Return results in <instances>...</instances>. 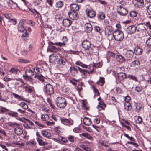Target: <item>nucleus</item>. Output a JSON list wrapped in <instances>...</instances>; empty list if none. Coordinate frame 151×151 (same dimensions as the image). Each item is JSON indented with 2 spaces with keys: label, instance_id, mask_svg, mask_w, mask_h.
Listing matches in <instances>:
<instances>
[{
  "label": "nucleus",
  "instance_id": "f257e3e1",
  "mask_svg": "<svg viewBox=\"0 0 151 151\" xmlns=\"http://www.w3.org/2000/svg\"><path fill=\"white\" fill-rule=\"evenodd\" d=\"M83 47L86 50L88 54H91L93 52V49L91 48V44L88 40H84L82 42Z\"/></svg>",
  "mask_w": 151,
  "mask_h": 151
},
{
  "label": "nucleus",
  "instance_id": "f03ea898",
  "mask_svg": "<svg viewBox=\"0 0 151 151\" xmlns=\"http://www.w3.org/2000/svg\"><path fill=\"white\" fill-rule=\"evenodd\" d=\"M8 125L10 127L14 128V131L17 135H20L23 133L22 129L19 127L20 126L19 124L9 122L8 123Z\"/></svg>",
  "mask_w": 151,
  "mask_h": 151
},
{
  "label": "nucleus",
  "instance_id": "7ed1b4c3",
  "mask_svg": "<svg viewBox=\"0 0 151 151\" xmlns=\"http://www.w3.org/2000/svg\"><path fill=\"white\" fill-rule=\"evenodd\" d=\"M55 103L58 107L60 108H64L66 105V102L65 99L61 97H57L55 100Z\"/></svg>",
  "mask_w": 151,
  "mask_h": 151
},
{
  "label": "nucleus",
  "instance_id": "20e7f679",
  "mask_svg": "<svg viewBox=\"0 0 151 151\" xmlns=\"http://www.w3.org/2000/svg\"><path fill=\"white\" fill-rule=\"evenodd\" d=\"M114 39L117 41H121L123 40L124 37V35L123 32L120 30L115 31L113 34Z\"/></svg>",
  "mask_w": 151,
  "mask_h": 151
},
{
  "label": "nucleus",
  "instance_id": "39448f33",
  "mask_svg": "<svg viewBox=\"0 0 151 151\" xmlns=\"http://www.w3.org/2000/svg\"><path fill=\"white\" fill-rule=\"evenodd\" d=\"M116 9L117 13L121 16H125L128 14V10L125 7L117 6Z\"/></svg>",
  "mask_w": 151,
  "mask_h": 151
},
{
  "label": "nucleus",
  "instance_id": "423d86ee",
  "mask_svg": "<svg viewBox=\"0 0 151 151\" xmlns=\"http://www.w3.org/2000/svg\"><path fill=\"white\" fill-rule=\"evenodd\" d=\"M45 92L48 95H51L54 93L53 86L50 84H47L46 85Z\"/></svg>",
  "mask_w": 151,
  "mask_h": 151
},
{
  "label": "nucleus",
  "instance_id": "0eeeda50",
  "mask_svg": "<svg viewBox=\"0 0 151 151\" xmlns=\"http://www.w3.org/2000/svg\"><path fill=\"white\" fill-rule=\"evenodd\" d=\"M146 23L145 24L140 23L138 24L136 26L137 30L139 32H145L147 29L145 27H146Z\"/></svg>",
  "mask_w": 151,
  "mask_h": 151
},
{
  "label": "nucleus",
  "instance_id": "6e6552de",
  "mask_svg": "<svg viewBox=\"0 0 151 151\" xmlns=\"http://www.w3.org/2000/svg\"><path fill=\"white\" fill-rule=\"evenodd\" d=\"M123 55L126 58V60H130L133 57L134 52L131 50H128L124 52Z\"/></svg>",
  "mask_w": 151,
  "mask_h": 151
},
{
  "label": "nucleus",
  "instance_id": "1a4fd4ad",
  "mask_svg": "<svg viewBox=\"0 0 151 151\" xmlns=\"http://www.w3.org/2000/svg\"><path fill=\"white\" fill-rule=\"evenodd\" d=\"M26 21V20L25 19H22L20 21L18 27V30L20 32H23L25 29V27H24V25Z\"/></svg>",
  "mask_w": 151,
  "mask_h": 151
},
{
  "label": "nucleus",
  "instance_id": "9d476101",
  "mask_svg": "<svg viewBox=\"0 0 151 151\" xmlns=\"http://www.w3.org/2000/svg\"><path fill=\"white\" fill-rule=\"evenodd\" d=\"M69 17L73 20H77L79 17V15L77 12L72 11L68 13Z\"/></svg>",
  "mask_w": 151,
  "mask_h": 151
},
{
  "label": "nucleus",
  "instance_id": "9b49d317",
  "mask_svg": "<svg viewBox=\"0 0 151 151\" xmlns=\"http://www.w3.org/2000/svg\"><path fill=\"white\" fill-rule=\"evenodd\" d=\"M60 120L62 123L65 125L70 126L73 123V121L70 119L63 118H61Z\"/></svg>",
  "mask_w": 151,
  "mask_h": 151
},
{
  "label": "nucleus",
  "instance_id": "f8f14e48",
  "mask_svg": "<svg viewBox=\"0 0 151 151\" xmlns=\"http://www.w3.org/2000/svg\"><path fill=\"white\" fill-rule=\"evenodd\" d=\"M136 30H137L136 27L134 25L129 26L126 29L127 32L130 35L134 34L136 32Z\"/></svg>",
  "mask_w": 151,
  "mask_h": 151
},
{
  "label": "nucleus",
  "instance_id": "ddd939ff",
  "mask_svg": "<svg viewBox=\"0 0 151 151\" xmlns=\"http://www.w3.org/2000/svg\"><path fill=\"white\" fill-rule=\"evenodd\" d=\"M7 4L12 9H16V8H19L17 4L14 2L13 0H8Z\"/></svg>",
  "mask_w": 151,
  "mask_h": 151
},
{
  "label": "nucleus",
  "instance_id": "4468645a",
  "mask_svg": "<svg viewBox=\"0 0 151 151\" xmlns=\"http://www.w3.org/2000/svg\"><path fill=\"white\" fill-rule=\"evenodd\" d=\"M134 4L135 6L139 8H142L145 6L144 0H135Z\"/></svg>",
  "mask_w": 151,
  "mask_h": 151
},
{
  "label": "nucleus",
  "instance_id": "2eb2a0df",
  "mask_svg": "<svg viewBox=\"0 0 151 151\" xmlns=\"http://www.w3.org/2000/svg\"><path fill=\"white\" fill-rule=\"evenodd\" d=\"M86 12V14L89 18H93L96 15L95 12L91 9H87Z\"/></svg>",
  "mask_w": 151,
  "mask_h": 151
},
{
  "label": "nucleus",
  "instance_id": "dca6fc26",
  "mask_svg": "<svg viewBox=\"0 0 151 151\" xmlns=\"http://www.w3.org/2000/svg\"><path fill=\"white\" fill-rule=\"evenodd\" d=\"M25 84L22 79H20L18 82H16L15 83V86L17 88L18 90H19L21 88H23V89L24 87Z\"/></svg>",
  "mask_w": 151,
  "mask_h": 151
},
{
  "label": "nucleus",
  "instance_id": "f3484780",
  "mask_svg": "<svg viewBox=\"0 0 151 151\" xmlns=\"http://www.w3.org/2000/svg\"><path fill=\"white\" fill-rule=\"evenodd\" d=\"M23 89L26 92L30 93L33 92L34 88L25 83V84L24 87Z\"/></svg>",
  "mask_w": 151,
  "mask_h": 151
},
{
  "label": "nucleus",
  "instance_id": "a211bd4d",
  "mask_svg": "<svg viewBox=\"0 0 151 151\" xmlns=\"http://www.w3.org/2000/svg\"><path fill=\"white\" fill-rule=\"evenodd\" d=\"M72 22V21L70 19L68 18L65 19L62 21L63 25L64 27H68L71 26Z\"/></svg>",
  "mask_w": 151,
  "mask_h": 151
},
{
  "label": "nucleus",
  "instance_id": "6ab92c4d",
  "mask_svg": "<svg viewBox=\"0 0 151 151\" xmlns=\"http://www.w3.org/2000/svg\"><path fill=\"white\" fill-rule=\"evenodd\" d=\"M82 108L83 110H89L90 106L88 104L86 100H83L82 102Z\"/></svg>",
  "mask_w": 151,
  "mask_h": 151
},
{
  "label": "nucleus",
  "instance_id": "aec40b11",
  "mask_svg": "<svg viewBox=\"0 0 151 151\" xmlns=\"http://www.w3.org/2000/svg\"><path fill=\"white\" fill-rule=\"evenodd\" d=\"M113 27L111 26H107L105 29V33L106 35L109 36L111 34L113 30Z\"/></svg>",
  "mask_w": 151,
  "mask_h": 151
},
{
  "label": "nucleus",
  "instance_id": "412c9836",
  "mask_svg": "<svg viewBox=\"0 0 151 151\" xmlns=\"http://www.w3.org/2000/svg\"><path fill=\"white\" fill-rule=\"evenodd\" d=\"M70 8L72 11L76 12L78 11L79 9V6L76 4H73L70 6Z\"/></svg>",
  "mask_w": 151,
  "mask_h": 151
},
{
  "label": "nucleus",
  "instance_id": "4be33fe9",
  "mask_svg": "<svg viewBox=\"0 0 151 151\" xmlns=\"http://www.w3.org/2000/svg\"><path fill=\"white\" fill-rule=\"evenodd\" d=\"M85 29L87 32H90L92 30L91 25L89 23L85 24Z\"/></svg>",
  "mask_w": 151,
  "mask_h": 151
},
{
  "label": "nucleus",
  "instance_id": "5701e85b",
  "mask_svg": "<svg viewBox=\"0 0 151 151\" xmlns=\"http://www.w3.org/2000/svg\"><path fill=\"white\" fill-rule=\"evenodd\" d=\"M70 73L73 75H75L78 73L77 69L74 65H72L70 67Z\"/></svg>",
  "mask_w": 151,
  "mask_h": 151
},
{
  "label": "nucleus",
  "instance_id": "b1692460",
  "mask_svg": "<svg viewBox=\"0 0 151 151\" xmlns=\"http://www.w3.org/2000/svg\"><path fill=\"white\" fill-rule=\"evenodd\" d=\"M34 78L37 79L42 83L45 81V77L42 74H36L35 75Z\"/></svg>",
  "mask_w": 151,
  "mask_h": 151
},
{
  "label": "nucleus",
  "instance_id": "393cba45",
  "mask_svg": "<svg viewBox=\"0 0 151 151\" xmlns=\"http://www.w3.org/2000/svg\"><path fill=\"white\" fill-rule=\"evenodd\" d=\"M142 49L139 46H136L134 48V52L136 55H139L142 54Z\"/></svg>",
  "mask_w": 151,
  "mask_h": 151
},
{
  "label": "nucleus",
  "instance_id": "a878e982",
  "mask_svg": "<svg viewBox=\"0 0 151 151\" xmlns=\"http://www.w3.org/2000/svg\"><path fill=\"white\" fill-rule=\"evenodd\" d=\"M127 78V75L123 73H120L118 74V78L120 81H122Z\"/></svg>",
  "mask_w": 151,
  "mask_h": 151
},
{
  "label": "nucleus",
  "instance_id": "bb28decb",
  "mask_svg": "<svg viewBox=\"0 0 151 151\" xmlns=\"http://www.w3.org/2000/svg\"><path fill=\"white\" fill-rule=\"evenodd\" d=\"M116 58L118 61L121 63L124 62L125 60H126V59L121 55H117L116 56Z\"/></svg>",
  "mask_w": 151,
  "mask_h": 151
},
{
  "label": "nucleus",
  "instance_id": "cd10ccee",
  "mask_svg": "<svg viewBox=\"0 0 151 151\" xmlns=\"http://www.w3.org/2000/svg\"><path fill=\"white\" fill-rule=\"evenodd\" d=\"M12 94L15 98L18 99L19 101H23L27 102V100H25V99L23 98L22 96H20L14 93H13Z\"/></svg>",
  "mask_w": 151,
  "mask_h": 151
},
{
  "label": "nucleus",
  "instance_id": "c85d7f7f",
  "mask_svg": "<svg viewBox=\"0 0 151 151\" xmlns=\"http://www.w3.org/2000/svg\"><path fill=\"white\" fill-rule=\"evenodd\" d=\"M41 134L45 137L49 138L51 137V134L46 130H42L41 132Z\"/></svg>",
  "mask_w": 151,
  "mask_h": 151
},
{
  "label": "nucleus",
  "instance_id": "c756f323",
  "mask_svg": "<svg viewBox=\"0 0 151 151\" xmlns=\"http://www.w3.org/2000/svg\"><path fill=\"white\" fill-rule=\"evenodd\" d=\"M83 122L85 125L87 126L90 125L91 123V119L89 118L86 117L83 119Z\"/></svg>",
  "mask_w": 151,
  "mask_h": 151
},
{
  "label": "nucleus",
  "instance_id": "7c9ffc66",
  "mask_svg": "<svg viewBox=\"0 0 151 151\" xmlns=\"http://www.w3.org/2000/svg\"><path fill=\"white\" fill-rule=\"evenodd\" d=\"M106 107V105L102 101H100L99 102L98 107L99 110L104 109V108H105Z\"/></svg>",
  "mask_w": 151,
  "mask_h": 151
},
{
  "label": "nucleus",
  "instance_id": "2f4dec72",
  "mask_svg": "<svg viewBox=\"0 0 151 151\" xmlns=\"http://www.w3.org/2000/svg\"><path fill=\"white\" fill-rule=\"evenodd\" d=\"M97 16L98 19L101 20L104 19L105 17V14L102 11H100L98 12L97 14Z\"/></svg>",
  "mask_w": 151,
  "mask_h": 151
},
{
  "label": "nucleus",
  "instance_id": "473e14b6",
  "mask_svg": "<svg viewBox=\"0 0 151 151\" xmlns=\"http://www.w3.org/2000/svg\"><path fill=\"white\" fill-rule=\"evenodd\" d=\"M58 56L55 54L51 55L49 56V61L51 63L54 62L58 58Z\"/></svg>",
  "mask_w": 151,
  "mask_h": 151
},
{
  "label": "nucleus",
  "instance_id": "72a5a7b5",
  "mask_svg": "<svg viewBox=\"0 0 151 151\" xmlns=\"http://www.w3.org/2000/svg\"><path fill=\"white\" fill-rule=\"evenodd\" d=\"M124 109L127 111L131 110L132 106L129 102H125L124 105Z\"/></svg>",
  "mask_w": 151,
  "mask_h": 151
},
{
  "label": "nucleus",
  "instance_id": "f704fd0d",
  "mask_svg": "<svg viewBox=\"0 0 151 151\" xmlns=\"http://www.w3.org/2000/svg\"><path fill=\"white\" fill-rule=\"evenodd\" d=\"M80 136L81 137L82 136L84 137L87 139L90 140H92L93 139V138L92 136H91L90 134L88 133H82L80 134Z\"/></svg>",
  "mask_w": 151,
  "mask_h": 151
},
{
  "label": "nucleus",
  "instance_id": "c9c22d12",
  "mask_svg": "<svg viewBox=\"0 0 151 151\" xmlns=\"http://www.w3.org/2000/svg\"><path fill=\"white\" fill-rule=\"evenodd\" d=\"M105 82L104 78L103 77H100L99 79L96 83V84L101 86H102Z\"/></svg>",
  "mask_w": 151,
  "mask_h": 151
},
{
  "label": "nucleus",
  "instance_id": "e433bc0d",
  "mask_svg": "<svg viewBox=\"0 0 151 151\" xmlns=\"http://www.w3.org/2000/svg\"><path fill=\"white\" fill-rule=\"evenodd\" d=\"M25 75L32 76L34 75L33 71L31 69H27L25 71Z\"/></svg>",
  "mask_w": 151,
  "mask_h": 151
},
{
  "label": "nucleus",
  "instance_id": "4c0bfd02",
  "mask_svg": "<svg viewBox=\"0 0 151 151\" xmlns=\"http://www.w3.org/2000/svg\"><path fill=\"white\" fill-rule=\"evenodd\" d=\"M32 76L28 75H23V78L26 81H29L31 83L32 81H33V79L32 78Z\"/></svg>",
  "mask_w": 151,
  "mask_h": 151
},
{
  "label": "nucleus",
  "instance_id": "58836bf2",
  "mask_svg": "<svg viewBox=\"0 0 151 151\" xmlns=\"http://www.w3.org/2000/svg\"><path fill=\"white\" fill-rule=\"evenodd\" d=\"M52 139L55 141L56 142L60 143L61 144L65 145V144L62 142L61 141V137L58 136L56 138H52Z\"/></svg>",
  "mask_w": 151,
  "mask_h": 151
},
{
  "label": "nucleus",
  "instance_id": "ea45409f",
  "mask_svg": "<svg viewBox=\"0 0 151 151\" xmlns=\"http://www.w3.org/2000/svg\"><path fill=\"white\" fill-rule=\"evenodd\" d=\"M47 51H49L50 52H57V50L55 46H50L47 49Z\"/></svg>",
  "mask_w": 151,
  "mask_h": 151
},
{
  "label": "nucleus",
  "instance_id": "a19ab883",
  "mask_svg": "<svg viewBox=\"0 0 151 151\" xmlns=\"http://www.w3.org/2000/svg\"><path fill=\"white\" fill-rule=\"evenodd\" d=\"M63 6V3L61 1H59L56 3L55 6L56 8L59 9L61 8Z\"/></svg>",
  "mask_w": 151,
  "mask_h": 151
},
{
  "label": "nucleus",
  "instance_id": "79ce46f5",
  "mask_svg": "<svg viewBox=\"0 0 151 151\" xmlns=\"http://www.w3.org/2000/svg\"><path fill=\"white\" fill-rule=\"evenodd\" d=\"M19 105L24 109H27L28 107L27 105L25 103L23 102H21Z\"/></svg>",
  "mask_w": 151,
  "mask_h": 151
},
{
  "label": "nucleus",
  "instance_id": "37998d69",
  "mask_svg": "<svg viewBox=\"0 0 151 151\" xmlns=\"http://www.w3.org/2000/svg\"><path fill=\"white\" fill-rule=\"evenodd\" d=\"M41 119L43 121L46 122L49 120V117L47 114H44L42 115Z\"/></svg>",
  "mask_w": 151,
  "mask_h": 151
},
{
  "label": "nucleus",
  "instance_id": "c03bdc74",
  "mask_svg": "<svg viewBox=\"0 0 151 151\" xmlns=\"http://www.w3.org/2000/svg\"><path fill=\"white\" fill-rule=\"evenodd\" d=\"M146 27L149 28L147 32L148 35L151 36V24L150 22H146Z\"/></svg>",
  "mask_w": 151,
  "mask_h": 151
},
{
  "label": "nucleus",
  "instance_id": "a18cd8bd",
  "mask_svg": "<svg viewBox=\"0 0 151 151\" xmlns=\"http://www.w3.org/2000/svg\"><path fill=\"white\" fill-rule=\"evenodd\" d=\"M37 140L39 145H45L47 143L45 142H43L41 139H39V137H37Z\"/></svg>",
  "mask_w": 151,
  "mask_h": 151
},
{
  "label": "nucleus",
  "instance_id": "49530a36",
  "mask_svg": "<svg viewBox=\"0 0 151 151\" xmlns=\"http://www.w3.org/2000/svg\"><path fill=\"white\" fill-rule=\"evenodd\" d=\"M66 60L65 58H59L58 63L60 65H65L66 63Z\"/></svg>",
  "mask_w": 151,
  "mask_h": 151
},
{
  "label": "nucleus",
  "instance_id": "de8ad7c7",
  "mask_svg": "<svg viewBox=\"0 0 151 151\" xmlns=\"http://www.w3.org/2000/svg\"><path fill=\"white\" fill-rule=\"evenodd\" d=\"M18 70L15 68H12L9 71V74H16L17 73Z\"/></svg>",
  "mask_w": 151,
  "mask_h": 151
},
{
  "label": "nucleus",
  "instance_id": "09e8293b",
  "mask_svg": "<svg viewBox=\"0 0 151 151\" xmlns=\"http://www.w3.org/2000/svg\"><path fill=\"white\" fill-rule=\"evenodd\" d=\"M137 12L134 10H132L130 12V15L132 17H134L137 16Z\"/></svg>",
  "mask_w": 151,
  "mask_h": 151
},
{
  "label": "nucleus",
  "instance_id": "8fccbe9b",
  "mask_svg": "<svg viewBox=\"0 0 151 151\" xmlns=\"http://www.w3.org/2000/svg\"><path fill=\"white\" fill-rule=\"evenodd\" d=\"M34 72H35L36 74H39L41 73L42 70L40 68L37 67H35L33 68Z\"/></svg>",
  "mask_w": 151,
  "mask_h": 151
},
{
  "label": "nucleus",
  "instance_id": "3c124183",
  "mask_svg": "<svg viewBox=\"0 0 151 151\" xmlns=\"http://www.w3.org/2000/svg\"><path fill=\"white\" fill-rule=\"evenodd\" d=\"M36 144V142L34 139L30 140L26 143V145L28 146L35 145Z\"/></svg>",
  "mask_w": 151,
  "mask_h": 151
},
{
  "label": "nucleus",
  "instance_id": "603ef678",
  "mask_svg": "<svg viewBox=\"0 0 151 151\" xmlns=\"http://www.w3.org/2000/svg\"><path fill=\"white\" fill-rule=\"evenodd\" d=\"M80 147L86 151H90L91 150L90 148L86 145L81 144L80 145Z\"/></svg>",
  "mask_w": 151,
  "mask_h": 151
},
{
  "label": "nucleus",
  "instance_id": "864d4df0",
  "mask_svg": "<svg viewBox=\"0 0 151 151\" xmlns=\"http://www.w3.org/2000/svg\"><path fill=\"white\" fill-rule=\"evenodd\" d=\"M92 89H93V91L95 93L94 96H97L99 95V93L98 89L96 88L94 86H93L92 87Z\"/></svg>",
  "mask_w": 151,
  "mask_h": 151
},
{
  "label": "nucleus",
  "instance_id": "5fc2aeb1",
  "mask_svg": "<svg viewBox=\"0 0 151 151\" xmlns=\"http://www.w3.org/2000/svg\"><path fill=\"white\" fill-rule=\"evenodd\" d=\"M127 78L132 79L135 81H137V80L136 77H135V76L132 75H129L127 76Z\"/></svg>",
  "mask_w": 151,
  "mask_h": 151
},
{
  "label": "nucleus",
  "instance_id": "6e6d98bb",
  "mask_svg": "<svg viewBox=\"0 0 151 151\" xmlns=\"http://www.w3.org/2000/svg\"><path fill=\"white\" fill-rule=\"evenodd\" d=\"M122 84L124 88H128L130 85V82L127 81H126L124 84L122 83Z\"/></svg>",
  "mask_w": 151,
  "mask_h": 151
},
{
  "label": "nucleus",
  "instance_id": "4d7b16f0",
  "mask_svg": "<svg viewBox=\"0 0 151 151\" xmlns=\"http://www.w3.org/2000/svg\"><path fill=\"white\" fill-rule=\"evenodd\" d=\"M0 113H4L6 112H8L9 111V110L6 107H4L2 106H0Z\"/></svg>",
  "mask_w": 151,
  "mask_h": 151
},
{
  "label": "nucleus",
  "instance_id": "13d9d810",
  "mask_svg": "<svg viewBox=\"0 0 151 151\" xmlns=\"http://www.w3.org/2000/svg\"><path fill=\"white\" fill-rule=\"evenodd\" d=\"M95 30L99 33L102 32L103 31V29L102 27L98 26H95L94 27Z\"/></svg>",
  "mask_w": 151,
  "mask_h": 151
},
{
  "label": "nucleus",
  "instance_id": "bf43d9fd",
  "mask_svg": "<svg viewBox=\"0 0 151 151\" xmlns=\"http://www.w3.org/2000/svg\"><path fill=\"white\" fill-rule=\"evenodd\" d=\"M76 138L73 135H70L68 138V139L70 142H74Z\"/></svg>",
  "mask_w": 151,
  "mask_h": 151
},
{
  "label": "nucleus",
  "instance_id": "052dcab7",
  "mask_svg": "<svg viewBox=\"0 0 151 151\" xmlns=\"http://www.w3.org/2000/svg\"><path fill=\"white\" fill-rule=\"evenodd\" d=\"M142 87L140 86H137L134 88L135 90L137 92H141L142 90Z\"/></svg>",
  "mask_w": 151,
  "mask_h": 151
},
{
  "label": "nucleus",
  "instance_id": "680f3d73",
  "mask_svg": "<svg viewBox=\"0 0 151 151\" xmlns=\"http://www.w3.org/2000/svg\"><path fill=\"white\" fill-rule=\"evenodd\" d=\"M102 66V65L101 64L100 62H99L97 63H94L93 65V68H99L101 67Z\"/></svg>",
  "mask_w": 151,
  "mask_h": 151
},
{
  "label": "nucleus",
  "instance_id": "e2e57ef3",
  "mask_svg": "<svg viewBox=\"0 0 151 151\" xmlns=\"http://www.w3.org/2000/svg\"><path fill=\"white\" fill-rule=\"evenodd\" d=\"M132 65L135 66L136 65L138 66L140 65L139 61V60H136L132 62Z\"/></svg>",
  "mask_w": 151,
  "mask_h": 151
},
{
  "label": "nucleus",
  "instance_id": "0e129e2a",
  "mask_svg": "<svg viewBox=\"0 0 151 151\" xmlns=\"http://www.w3.org/2000/svg\"><path fill=\"white\" fill-rule=\"evenodd\" d=\"M8 114L13 117H17L18 116V113L14 112L8 113Z\"/></svg>",
  "mask_w": 151,
  "mask_h": 151
},
{
  "label": "nucleus",
  "instance_id": "69168bd1",
  "mask_svg": "<svg viewBox=\"0 0 151 151\" xmlns=\"http://www.w3.org/2000/svg\"><path fill=\"white\" fill-rule=\"evenodd\" d=\"M135 106L137 109V111L139 112L140 110L142 108V105L140 104L139 103L137 104H136Z\"/></svg>",
  "mask_w": 151,
  "mask_h": 151
},
{
  "label": "nucleus",
  "instance_id": "338daca9",
  "mask_svg": "<svg viewBox=\"0 0 151 151\" xmlns=\"http://www.w3.org/2000/svg\"><path fill=\"white\" fill-rule=\"evenodd\" d=\"M147 10L149 15H151V4L147 7Z\"/></svg>",
  "mask_w": 151,
  "mask_h": 151
},
{
  "label": "nucleus",
  "instance_id": "774afa93",
  "mask_svg": "<svg viewBox=\"0 0 151 151\" xmlns=\"http://www.w3.org/2000/svg\"><path fill=\"white\" fill-rule=\"evenodd\" d=\"M146 43L148 46L151 47V37L148 38L146 41Z\"/></svg>",
  "mask_w": 151,
  "mask_h": 151
}]
</instances>
